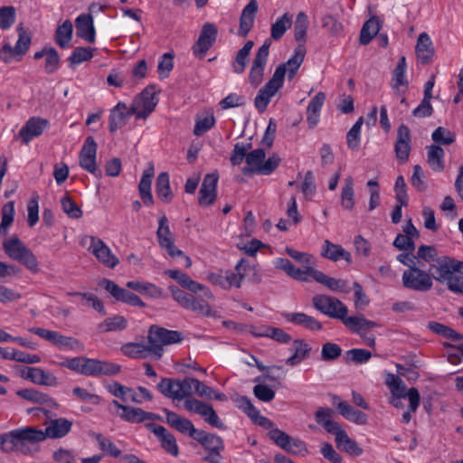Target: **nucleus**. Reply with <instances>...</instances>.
<instances>
[{"instance_id":"obj_1","label":"nucleus","mask_w":463,"mask_h":463,"mask_svg":"<svg viewBox=\"0 0 463 463\" xmlns=\"http://www.w3.org/2000/svg\"><path fill=\"white\" fill-rule=\"evenodd\" d=\"M44 440L43 430L24 427L0 435V448L5 452L19 451L33 454L39 451L38 443Z\"/></svg>"},{"instance_id":"obj_2","label":"nucleus","mask_w":463,"mask_h":463,"mask_svg":"<svg viewBox=\"0 0 463 463\" xmlns=\"http://www.w3.org/2000/svg\"><path fill=\"white\" fill-rule=\"evenodd\" d=\"M194 382H196L195 378L179 380L178 401L185 399L184 406L187 411L202 416L210 425L220 430H224L226 428L225 425L222 422L212 405L200 400L191 398L192 394L195 392Z\"/></svg>"},{"instance_id":"obj_3","label":"nucleus","mask_w":463,"mask_h":463,"mask_svg":"<svg viewBox=\"0 0 463 463\" xmlns=\"http://www.w3.org/2000/svg\"><path fill=\"white\" fill-rule=\"evenodd\" d=\"M3 249L11 259L24 265L32 273L40 271L36 256L17 236L4 241Z\"/></svg>"},{"instance_id":"obj_4","label":"nucleus","mask_w":463,"mask_h":463,"mask_svg":"<svg viewBox=\"0 0 463 463\" xmlns=\"http://www.w3.org/2000/svg\"><path fill=\"white\" fill-rule=\"evenodd\" d=\"M184 339L183 334L176 330H169L156 325L149 327L147 342L150 345L153 357L160 359L164 353V346L180 343Z\"/></svg>"},{"instance_id":"obj_5","label":"nucleus","mask_w":463,"mask_h":463,"mask_svg":"<svg viewBox=\"0 0 463 463\" xmlns=\"http://www.w3.org/2000/svg\"><path fill=\"white\" fill-rule=\"evenodd\" d=\"M312 303L317 310L329 317L340 319L344 325L345 321L349 317H347V307L334 297L322 294L316 295L312 298Z\"/></svg>"},{"instance_id":"obj_6","label":"nucleus","mask_w":463,"mask_h":463,"mask_svg":"<svg viewBox=\"0 0 463 463\" xmlns=\"http://www.w3.org/2000/svg\"><path fill=\"white\" fill-rule=\"evenodd\" d=\"M29 331L43 339L50 342L60 349L83 351L84 345L77 338L63 335L57 331L48 330L43 327H31Z\"/></svg>"},{"instance_id":"obj_7","label":"nucleus","mask_w":463,"mask_h":463,"mask_svg":"<svg viewBox=\"0 0 463 463\" xmlns=\"http://www.w3.org/2000/svg\"><path fill=\"white\" fill-rule=\"evenodd\" d=\"M194 439L209 451L208 455L203 458L204 461L210 463L221 462L222 458L221 452L224 449V444L220 436L199 430Z\"/></svg>"},{"instance_id":"obj_8","label":"nucleus","mask_w":463,"mask_h":463,"mask_svg":"<svg viewBox=\"0 0 463 463\" xmlns=\"http://www.w3.org/2000/svg\"><path fill=\"white\" fill-rule=\"evenodd\" d=\"M268 436L277 446L290 454L305 456L308 452L304 441L292 438L281 430H273Z\"/></svg>"},{"instance_id":"obj_9","label":"nucleus","mask_w":463,"mask_h":463,"mask_svg":"<svg viewBox=\"0 0 463 463\" xmlns=\"http://www.w3.org/2000/svg\"><path fill=\"white\" fill-rule=\"evenodd\" d=\"M402 279L405 288L416 291H428L433 285L430 274L417 267L404 270Z\"/></svg>"},{"instance_id":"obj_10","label":"nucleus","mask_w":463,"mask_h":463,"mask_svg":"<svg viewBox=\"0 0 463 463\" xmlns=\"http://www.w3.org/2000/svg\"><path fill=\"white\" fill-rule=\"evenodd\" d=\"M270 44V40H266L264 43L259 48L253 59L249 72V82L254 88L258 87L263 80L264 71L269 53Z\"/></svg>"},{"instance_id":"obj_11","label":"nucleus","mask_w":463,"mask_h":463,"mask_svg":"<svg viewBox=\"0 0 463 463\" xmlns=\"http://www.w3.org/2000/svg\"><path fill=\"white\" fill-rule=\"evenodd\" d=\"M120 372V365L83 356L81 373L87 376L115 375Z\"/></svg>"},{"instance_id":"obj_12","label":"nucleus","mask_w":463,"mask_h":463,"mask_svg":"<svg viewBox=\"0 0 463 463\" xmlns=\"http://www.w3.org/2000/svg\"><path fill=\"white\" fill-rule=\"evenodd\" d=\"M345 326L358 334L368 346L374 347L375 336L370 333V330L378 326L376 322L367 320L363 316L350 317L345 321Z\"/></svg>"},{"instance_id":"obj_13","label":"nucleus","mask_w":463,"mask_h":463,"mask_svg":"<svg viewBox=\"0 0 463 463\" xmlns=\"http://www.w3.org/2000/svg\"><path fill=\"white\" fill-rule=\"evenodd\" d=\"M90 240L88 250L96 257L99 262L109 269H114L119 263L118 259L101 239L90 236Z\"/></svg>"},{"instance_id":"obj_14","label":"nucleus","mask_w":463,"mask_h":463,"mask_svg":"<svg viewBox=\"0 0 463 463\" xmlns=\"http://www.w3.org/2000/svg\"><path fill=\"white\" fill-rule=\"evenodd\" d=\"M106 291H108L117 301H121L135 307H145V303L142 299L135 295L134 293L120 288L114 281L103 279L99 283Z\"/></svg>"},{"instance_id":"obj_15","label":"nucleus","mask_w":463,"mask_h":463,"mask_svg":"<svg viewBox=\"0 0 463 463\" xmlns=\"http://www.w3.org/2000/svg\"><path fill=\"white\" fill-rule=\"evenodd\" d=\"M280 79V71L274 72L271 79L259 90L254 99V105L260 112L265 111L270 99L282 88Z\"/></svg>"},{"instance_id":"obj_16","label":"nucleus","mask_w":463,"mask_h":463,"mask_svg":"<svg viewBox=\"0 0 463 463\" xmlns=\"http://www.w3.org/2000/svg\"><path fill=\"white\" fill-rule=\"evenodd\" d=\"M217 33L218 31L215 24L206 23L203 25L199 38L193 46V52L196 57L203 59L207 51L215 43Z\"/></svg>"},{"instance_id":"obj_17","label":"nucleus","mask_w":463,"mask_h":463,"mask_svg":"<svg viewBox=\"0 0 463 463\" xmlns=\"http://www.w3.org/2000/svg\"><path fill=\"white\" fill-rule=\"evenodd\" d=\"M97 144L92 137H88L80 152V165L86 171L100 177L101 171L96 164Z\"/></svg>"},{"instance_id":"obj_18","label":"nucleus","mask_w":463,"mask_h":463,"mask_svg":"<svg viewBox=\"0 0 463 463\" xmlns=\"http://www.w3.org/2000/svg\"><path fill=\"white\" fill-rule=\"evenodd\" d=\"M306 55L305 45L298 44L295 49L294 54L287 62L280 64L275 70V72L280 71L281 79L280 85L283 86L285 75L288 74V80H292L297 74L300 65L302 64Z\"/></svg>"},{"instance_id":"obj_19","label":"nucleus","mask_w":463,"mask_h":463,"mask_svg":"<svg viewBox=\"0 0 463 463\" xmlns=\"http://www.w3.org/2000/svg\"><path fill=\"white\" fill-rule=\"evenodd\" d=\"M111 404L118 410L121 411V412L118 413V416L123 420L130 423H139L144 422L146 420H152L156 419V414L152 412L146 411L140 408H134L123 405L119 403L117 400H113Z\"/></svg>"},{"instance_id":"obj_20","label":"nucleus","mask_w":463,"mask_h":463,"mask_svg":"<svg viewBox=\"0 0 463 463\" xmlns=\"http://www.w3.org/2000/svg\"><path fill=\"white\" fill-rule=\"evenodd\" d=\"M429 271L431 279L441 283L447 282L454 275L453 258L448 256L436 258L430 264Z\"/></svg>"},{"instance_id":"obj_21","label":"nucleus","mask_w":463,"mask_h":463,"mask_svg":"<svg viewBox=\"0 0 463 463\" xmlns=\"http://www.w3.org/2000/svg\"><path fill=\"white\" fill-rule=\"evenodd\" d=\"M411 141V137L409 128L406 125L402 124L397 129V140L394 150L396 158L402 164L406 163L409 159Z\"/></svg>"},{"instance_id":"obj_22","label":"nucleus","mask_w":463,"mask_h":463,"mask_svg":"<svg viewBox=\"0 0 463 463\" xmlns=\"http://www.w3.org/2000/svg\"><path fill=\"white\" fill-rule=\"evenodd\" d=\"M21 376L39 385L56 386L58 384L57 377L53 373L39 367H26L22 371Z\"/></svg>"},{"instance_id":"obj_23","label":"nucleus","mask_w":463,"mask_h":463,"mask_svg":"<svg viewBox=\"0 0 463 463\" xmlns=\"http://www.w3.org/2000/svg\"><path fill=\"white\" fill-rule=\"evenodd\" d=\"M137 108L142 111L139 118L146 119L155 109L158 100L156 98L154 86L145 88L142 92L134 99Z\"/></svg>"},{"instance_id":"obj_24","label":"nucleus","mask_w":463,"mask_h":463,"mask_svg":"<svg viewBox=\"0 0 463 463\" xmlns=\"http://www.w3.org/2000/svg\"><path fill=\"white\" fill-rule=\"evenodd\" d=\"M163 411L165 414V420L168 425L183 434H187L193 439L195 438L199 430L195 429L190 420L183 418L176 412L171 411L168 409H164Z\"/></svg>"},{"instance_id":"obj_25","label":"nucleus","mask_w":463,"mask_h":463,"mask_svg":"<svg viewBox=\"0 0 463 463\" xmlns=\"http://www.w3.org/2000/svg\"><path fill=\"white\" fill-rule=\"evenodd\" d=\"M218 183L217 174H207L203 181L199 191V204L208 206L214 203L216 199V187Z\"/></svg>"},{"instance_id":"obj_26","label":"nucleus","mask_w":463,"mask_h":463,"mask_svg":"<svg viewBox=\"0 0 463 463\" xmlns=\"http://www.w3.org/2000/svg\"><path fill=\"white\" fill-rule=\"evenodd\" d=\"M146 427L159 439L161 446L165 451L175 457L178 455L179 449L176 439L165 427L154 423H147Z\"/></svg>"},{"instance_id":"obj_27","label":"nucleus","mask_w":463,"mask_h":463,"mask_svg":"<svg viewBox=\"0 0 463 463\" xmlns=\"http://www.w3.org/2000/svg\"><path fill=\"white\" fill-rule=\"evenodd\" d=\"M48 126V121L39 117L29 118L25 125L20 129L19 137L24 144H28L32 139L42 135Z\"/></svg>"},{"instance_id":"obj_28","label":"nucleus","mask_w":463,"mask_h":463,"mask_svg":"<svg viewBox=\"0 0 463 463\" xmlns=\"http://www.w3.org/2000/svg\"><path fill=\"white\" fill-rule=\"evenodd\" d=\"M258 8L257 0H250L247 5L243 8L240 17V26L238 30V34L240 36L246 37L253 27Z\"/></svg>"},{"instance_id":"obj_29","label":"nucleus","mask_w":463,"mask_h":463,"mask_svg":"<svg viewBox=\"0 0 463 463\" xmlns=\"http://www.w3.org/2000/svg\"><path fill=\"white\" fill-rule=\"evenodd\" d=\"M309 272H311V277L314 280L327 287L329 289L333 291L342 293L350 292V288L348 287V282L346 280L329 277L323 273L322 271L315 269H310Z\"/></svg>"},{"instance_id":"obj_30","label":"nucleus","mask_w":463,"mask_h":463,"mask_svg":"<svg viewBox=\"0 0 463 463\" xmlns=\"http://www.w3.org/2000/svg\"><path fill=\"white\" fill-rule=\"evenodd\" d=\"M72 421L66 418H58L51 420L48 426L43 430L45 439H61L65 437L71 430Z\"/></svg>"},{"instance_id":"obj_31","label":"nucleus","mask_w":463,"mask_h":463,"mask_svg":"<svg viewBox=\"0 0 463 463\" xmlns=\"http://www.w3.org/2000/svg\"><path fill=\"white\" fill-rule=\"evenodd\" d=\"M334 413V410L328 407H319L315 412L316 422L333 435L342 429L341 425L333 420Z\"/></svg>"},{"instance_id":"obj_32","label":"nucleus","mask_w":463,"mask_h":463,"mask_svg":"<svg viewBox=\"0 0 463 463\" xmlns=\"http://www.w3.org/2000/svg\"><path fill=\"white\" fill-rule=\"evenodd\" d=\"M275 267L279 269L285 271L291 278L307 282L309 281V277H311V272H309L312 267H307L306 269H301L296 267L292 262L284 258H279L275 261Z\"/></svg>"},{"instance_id":"obj_33","label":"nucleus","mask_w":463,"mask_h":463,"mask_svg":"<svg viewBox=\"0 0 463 463\" xmlns=\"http://www.w3.org/2000/svg\"><path fill=\"white\" fill-rule=\"evenodd\" d=\"M284 318L296 326L304 327L311 331H318L322 328V324L314 317L308 316L302 312L286 313Z\"/></svg>"},{"instance_id":"obj_34","label":"nucleus","mask_w":463,"mask_h":463,"mask_svg":"<svg viewBox=\"0 0 463 463\" xmlns=\"http://www.w3.org/2000/svg\"><path fill=\"white\" fill-rule=\"evenodd\" d=\"M21 398L40 405H46L49 408H58L59 404L48 394L35 389H22L16 392Z\"/></svg>"},{"instance_id":"obj_35","label":"nucleus","mask_w":463,"mask_h":463,"mask_svg":"<svg viewBox=\"0 0 463 463\" xmlns=\"http://www.w3.org/2000/svg\"><path fill=\"white\" fill-rule=\"evenodd\" d=\"M77 36L93 43L95 42V28L93 25V18L90 14H80L75 21Z\"/></svg>"},{"instance_id":"obj_36","label":"nucleus","mask_w":463,"mask_h":463,"mask_svg":"<svg viewBox=\"0 0 463 463\" xmlns=\"http://www.w3.org/2000/svg\"><path fill=\"white\" fill-rule=\"evenodd\" d=\"M415 52L421 64H428L430 62L434 55V48L432 46L430 37L427 33H421L419 35L415 46Z\"/></svg>"},{"instance_id":"obj_37","label":"nucleus","mask_w":463,"mask_h":463,"mask_svg":"<svg viewBox=\"0 0 463 463\" xmlns=\"http://www.w3.org/2000/svg\"><path fill=\"white\" fill-rule=\"evenodd\" d=\"M321 256L335 262L345 260L347 263H352L351 253L341 245L335 244L328 240H326L323 243Z\"/></svg>"},{"instance_id":"obj_38","label":"nucleus","mask_w":463,"mask_h":463,"mask_svg":"<svg viewBox=\"0 0 463 463\" xmlns=\"http://www.w3.org/2000/svg\"><path fill=\"white\" fill-rule=\"evenodd\" d=\"M335 440L336 446L350 456L358 457L363 454V449L355 440L348 437L343 428L335 434Z\"/></svg>"},{"instance_id":"obj_39","label":"nucleus","mask_w":463,"mask_h":463,"mask_svg":"<svg viewBox=\"0 0 463 463\" xmlns=\"http://www.w3.org/2000/svg\"><path fill=\"white\" fill-rule=\"evenodd\" d=\"M155 170L152 164L143 172L141 180L138 184L140 197L146 205L154 203L153 195L151 193V184L154 177Z\"/></svg>"},{"instance_id":"obj_40","label":"nucleus","mask_w":463,"mask_h":463,"mask_svg":"<svg viewBox=\"0 0 463 463\" xmlns=\"http://www.w3.org/2000/svg\"><path fill=\"white\" fill-rule=\"evenodd\" d=\"M326 100V94L318 92L310 100L307 109V120L310 128H314L319 121L320 110Z\"/></svg>"},{"instance_id":"obj_41","label":"nucleus","mask_w":463,"mask_h":463,"mask_svg":"<svg viewBox=\"0 0 463 463\" xmlns=\"http://www.w3.org/2000/svg\"><path fill=\"white\" fill-rule=\"evenodd\" d=\"M128 122V114L126 113V104L118 102L109 113V129L114 133L118 128L124 127Z\"/></svg>"},{"instance_id":"obj_42","label":"nucleus","mask_w":463,"mask_h":463,"mask_svg":"<svg viewBox=\"0 0 463 463\" xmlns=\"http://www.w3.org/2000/svg\"><path fill=\"white\" fill-rule=\"evenodd\" d=\"M121 350L125 355L135 359L146 358L148 356L153 357L148 342L147 345L142 343H128L121 347Z\"/></svg>"},{"instance_id":"obj_43","label":"nucleus","mask_w":463,"mask_h":463,"mask_svg":"<svg viewBox=\"0 0 463 463\" xmlns=\"http://www.w3.org/2000/svg\"><path fill=\"white\" fill-rule=\"evenodd\" d=\"M381 28V21L377 16H372L369 20H367L360 33V43L362 45L368 44L372 39L377 35Z\"/></svg>"},{"instance_id":"obj_44","label":"nucleus","mask_w":463,"mask_h":463,"mask_svg":"<svg viewBox=\"0 0 463 463\" xmlns=\"http://www.w3.org/2000/svg\"><path fill=\"white\" fill-rule=\"evenodd\" d=\"M337 409L342 416L352 422L360 425L367 423V415L361 411L354 410L346 402H339L337 403Z\"/></svg>"},{"instance_id":"obj_45","label":"nucleus","mask_w":463,"mask_h":463,"mask_svg":"<svg viewBox=\"0 0 463 463\" xmlns=\"http://www.w3.org/2000/svg\"><path fill=\"white\" fill-rule=\"evenodd\" d=\"M310 350L308 344L303 340H295L291 347L293 354L287 359L286 364L290 366L298 364L309 355Z\"/></svg>"},{"instance_id":"obj_46","label":"nucleus","mask_w":463,"mask_h":463,"mask_svg":"<svg viewBox=\"0 0 463 463\" xmlns=\"http://www.w3.org/2000/svg\"><path fill=\"white\" fill-rule=\"evenodd\" d=\"M156 192L158 198L164 203H170L173 193L170 188L169 175L166 172L160 173L156 179Z\"/></svg>"},{"instance_id":"obj_47","label":"nucleus","mask_w":463,"mask_h":463,"mask_svg":"<svg viewBox=\"0 0 463 463\" xmlns=\"http://www.w3.org/2000/svg\"><path fill=\"white\" fill-rule=\"evenodd\" d=\"M73 26L70 20L64 21L55 32V43L62 49L70 46L72 38Z\"/></svg>"},{"instance_id":"obj_48","label":"nucleus","mask_w":463,"mask_h":463,"mask_svg":"<svg viewBox=\"0 0 463 463\" xmlns=\"http://www.w3.org/2000/svg\"><path fill=\"white\" fill-rule=\"evenodd\" d=\"M265 151L261 148H258L248 153L246 156L247 166L242 169V173L245 175L250 173L257 174V168L261 165L262 162L265 160Z\"/></svg>"},{"instance_id":"obj_49","label":"nucleus","mask_w":463,"mask_h":463,"mask_svg":"<svg viewBox=\"0 0 463 463\" xmlns=\"http://www.w3.org/2000/svg\"><path fill=\"white\" fill-rule=\"evenodd\" d=\"M128 327V320L120 315H116L106 318L98 325L100 332L122 331Z\"/></svg>"},{"instance_id":"obj_50","label":"nucleus","mask_w":463,"mask_h":463,"mask_svg":"<svg viewBox=\"0 0 463 463\" xmlns=\"http://www.w3.org/2000/svg\"><path fill=\"white\" fill-rule=\"evenodd\" d=\"M427 326L431 332H433L439 335H441L444 338L449 339L451 341L458 342V341H460L461 339H463V335L461 334L458 333L451 327H449L446 325L440 324L439 322L430 321L428 323Z\"/></svg>"},{"instance_id":"obj_51","label":"nucleus","mask_w":463,"mask_h":463,"mask_svg":"<svg viewBox=\"0 0 463 463\" xmlns=\"http://www.w3.org/2000/svg\"><path fill=\"white\" fill-rule=\"evenodd\" d=\"M157 389L165 397L178 401L179 379L163 378Z\"/></svg>"},{"instance_id":"obj_52","label":"nucleus","mask_w":463,"mask_h":463,"mask_svg":"<svg viewBox=\"0 0 463 463\" xmlns=\"http://www.w3.org/2000/svg\"><path fill=\"white\" fill-rule=\"evenodd\" d=\"M291 25L292 16L288 13L284 14L271 25V38L275 41L279 40L287 32V30L291 27Z\"/></svg>"},{"instance_id":"obj_53","label":"nucleus","mask_w":463,"mask_h":463,"mask_svg":"<svg viewBox=\"0 0 463 463\" xmlns=\"http://www.w3.org/2000/svg\"><path fill=\"white\" fill-rule=\"evenodd\" d=\"M444 150L436 145L428 147V164L432 170L440 172L444 168L443 164Z\"/></svg>"},{"instance_id":"obj_54","label":"nucleus","mask_w":463,"mask_h":463,"mask_svg":"<svg viewBox=\"0 0 463 463\" xmlns=\"http://www.w3.org/2000/svg\"><path fill=\"white\" fill-rule=\"evenodd\" d=\"M308 27V19L304 12L298 14L294 24V38L299 43L304 45L306 43L307 30Z\"/></svg>"},{"instance_id":"obj_55","label":"nucleus","mask_w":463,"mask_h":463,"mask_svg":"<svg viewBox=\"0 0 463 463\" xmlns=\"http://www.w3.org/2000/svg\"><path fill=\"white\" fill-rule=\"evenodd\" d=\"M235 271L241 273V281L249 278L251 281L259 283L260 276L258 274L254 265H251L248 260L241 259L235 266Z\"/></svg>"},{"instance_id":"obj_56","label":"nucleus","mask_w":463,"mask_h":463,"mask_svg":"<svg viewBox=\"0 0 463 463\" xmlns=\"http://www.w3.org/2000/svg\"><path fill=\"white\" fill-rule=\"evenodd\" d=\"M341 203L346 210H352L354 206V183L351 176L345 179V184L341 194Z\"/></svg>"},{"instance_id":"obj_57","label":"nucleus","mask_w":463,"mask_h":463,"mask_svg":"<svg viewBox=\"0 0 463 463\" xmlns=\"http://www.w3.org/2000/svg\"><path fill=\"white\" fill-rule=\"evenodd\" d=\"M90 436L93 437L98 444L100 450L107 453L108 455L118 458L121 454V450L108 438L104 437L100 433L92 432Z\"/></svg>"},{"instance_id":"obj_58","label":"nucleus","mask_w":463,"mask_h":463,"mask_svg":"<svg viewBox=\"0 0 463 463\" xmlns=\"http://www.w3.org/2000/svg\"><path fill=\"white\" fill-rule=\"evenodd\" d=\"M14 203L8 202L2 207V220L0 223V235L5 236L7 229L14 222Z\"/></svg>"},{"instance_id":"obj_59","label":"nucleus","mask_w":463,"mask_h":463,"mask_svg":"<svg viewBox=\"0 0 463 463\" xmlns=\"http://www.w3.org/2000/svg\"><path fill=\"white\" fill-rule=\"evenodd\" d=\"M18 31V40L14 46V52L19 58L18 61L25 54L27 50L29 49L31 43V36L26 33L24 27L20 24L17 27Z\"/></svg>"},{"instance_id":"obj_60","label":"nucleus","mask_w":463,"mask_h":463,"mask_svg":"<svg viewBox=\"0 0 463 463\" xmlns=\"http://www.w3.org/2000/svg\"><path fill=\"white\" fill-rule=\"evenodd\" d=\"M385 383L394 397L398 399L405 397L406 386L401 378L393 373H388Z\"/></svg>"},{"instance_id":"obj_61","label":"nucleus","mask_w":463,"mask_h":463,"mask_svg":"<svg viewBox=\"0 0 463 463\" xmlns=\"http://www.w3.org/2000/svg\"><path fill=\"white\" fill-rule=\"evenodd\" d=\"M406 59L404 56H402L398 61L397 66L393 71V85L392 87L396 90L399 89L400 86L407 87L408 81L406 80Z\"/></svg>"},{"instance_id":"obj_62","label":"nucleus","mask_w":463,"mask_h":463,"mask_svg":"<svg viewBox=\"0 0 463 463\" xmlns=\"http://www.w3.org/2000/svg\"><path fill=\"white\" fill-rule=\"evenodd\" d=\"M156 236L159 245L165 243L169 244V241L173 240L172 232L170 231L168 219L165 215H163L158 222V229L156 231Z\"/></svg>"},{"instance_id":"obj_63","label":"nucleus","mask_w":463,"mask_h":463,"mask_svg":"<svg viewBox=\"0 0 463 463\" xmlns=\"http://www.w3.org/2000/svg\"><path fill=\"white\" fill-rule=\"evenodd\" d=\"M431 137L435 143L444 146H449L456 140L455 134L442 127L437 128L433 131Z\"/></svg>"},{"instance_id":"obj_64","label":"nucleus","mask_w":463,"mask_h":463,"mask_svg":"<svg viewBox=\"0 0 463 463\" xmlns=\"http://www.w3.org/2000/svg\"><path fill=\"white\" fill-rule=\"evenodd\" d=\"M93 57V49L90 47H76L68 61L71 64H79Z\"/></svg>"}]
</instances>
